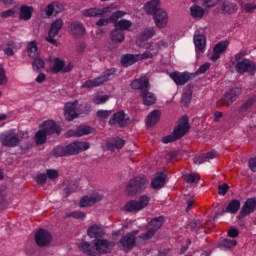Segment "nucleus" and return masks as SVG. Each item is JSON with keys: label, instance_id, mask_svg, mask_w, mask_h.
Here are the masks:
<instances>
[{"label": "nucleus", "instance_id": "nucleus-1", "mask_svg": "<svg viewBox=\"0 0 256 256\" xmlns=\"http://www.w3.org/2000/svg\"><path fill=\"white\" fill-rule=\"evenodd\" d=\"M115 9H117V5L110 4L104 8L94 7V8L85 9L82 11V15L84 17H102L95 23V25L96 27H107V25L111 21H117V19H121V17H125V15H127V12L121 11V10L113 12L115 11ZM110 13H112L111 16L108 18H105Z\"/></svg>", "mask_w": 256, "mask_h": 256}, {"label": "nucleus", "instance_id": "nucleus-2", "mask_svg": "<svg viewBox=\"0 0 256 256\" xmlns=\"http://www.w3.org/2000/svg\"><path fill=\"white\" fill-rule=\"evenodd\" d=\"M63 113L66 121H73L77 119L79 115L89 113V105L79 100L67 102L64 104Z\"/></svg>", "mask_w": 256, "mask_h": 256}, {"label": "nucleus", "instance_id": "nucleus-3", "mask_svg": "<svg viewBox=\"0 0 256 256\" xmlns=\"http://www.w3.org/2000/svg\"><path fill=\"white\" fill-rule=\"evenodd\" d=\"M159 53V44H152L148 50H146L142 54H126L121 58V63L124 67H129V65H133V63H137V61H145L146 59H153Z\"/></svg>", "mask_w": 256, "mask_h": 256}, {"label": "nucleus", "instance_id": "nucleus-4", "mask_svg": "<svg viewBox=\"0 0 256 256\" xmlns=\"http://www.w3.org/2000/svg\"><path fill=\"white\" fill-rule=\"evenodd\" d=\"M50 73H69V71L73 70V63L68 62L65 63V60L60 58H51L49 60Z\"/></svg>", "mask_w": 256, "mask_h": 256}, {"label": "nucleus", "instance_id": "nucleus-5", "mask_svg": "<svg viewBox=\"0 0 256 256\" xmlns=\"http://www.w3.org/2000/svg\"><path fill=\"white\" fill-rule=\"evenodd\" d=\"M145 187H147V179L136 177L132 179L127 185L126 194L129 197H133L134 195H137V193H141Z\"/></svg>", "mask_w": 256, "mask_h": 256}, {"label": "nucleus", "instance_id": "nucleus-6", "mask_svg": "<svg viewBox=\"0 0 256 256\" xmlns=\"http://www.w3.org/2000/svg\"><path fill=\"white\" fill-rule=\"evenodd\" d=\"M111 75H115V70H107L100 77L85 81L82 84V88L93 89L94 87H101L111 79Z\"/></svg>", "mask_w": 256, "mask_h": 256}, {"label": "nucleus", "instance_id": "nucleus-7", "mask_svg": "<svg viewBox=\"0 0 256 256\" xmlns=\"http://www.w3.org/2000/svg\"><path fill=\"white\" fill-rule=\"evenodd\" d=\"M151 198L147 195H141L137 200L128 201L124 206V211H141L149 205Z\"/></svg>", "mask_w": 256, "mask_h": 256}, {"label": "nucleus", "instance_id": "nucleus-8", "mask_svg": "<svg viewBox=\"0 0 256 256\" xmlns=\"http://www.w3.org/2000/svg\"><path fill=\"white\" fill-rule=\"evenodd\" d=\"M137 235H139L138 230H134L124 235L120 240V249L126 252L131 251V249H134L137 245Z\"/></svg>", "mask_w": 256, "mask_h": 256}, {"label": "nucleus", "instance_id": "nucleus-9", "mask_svg": "<svg viewBox=\"0 0 256 256\" xmlns=\"http://www.w3.org/2000/svg\"><path fill=\"white\" fill-rule=\"evenodd\" d=\"M236 62L234 63L238 73H251L255 71V63L250 60L243 59V54L235 56Z\"/></svg>", "mask_w": 256, "mask_h": 256}, {"label": "nucleus", "instance_id": "nucleus-10", "mask_svg": "<svg viewBox=\"0 0 256 256\" xmlns=\"http://www.w3.org/2000/svg\"><path fill=\"white\" fill-rule=\"evenodd\" d=\"M163 227V217H157L150 221L148 224V231L145 234L139 236L142 241H147L155 235L156 231H159Z\"/></svg>", "mask_w": 256, "mask_h": 256}, {"label": "nucleus", "instance_id": "nucleus-11", "mask_svg": "<svg viewBox=\"0 0 256 256\" xmlns=\"http://www.w3.org/2000/svg\"><path fill=\"white\" fill-rule=\"evenodd\" d=\"M241 95L240 88H234L224 94V96L218 101V107H229L237 100V97Z\"/></svg>", "mask_w": 256, "mask_h": 256}, {"label": "nucleus", "instance_id": "nucleus-12", "mask_svg": "<svg viewBox=\"0 0 256 256\" xmlns=\"http://www.w3.org/2000/svg\"><path fill=\"white\" fill-rule=\"evenodd\" d=\"M61 29H63V19L58 18L52 22L48 36L46 37V41L51 43V45H57V40H55V37L59 35V31H61Z\"/></svg>", "mask_w": 256, "mask_h": 256}, {"label": "nucleus", "instance_id": "nucleus-13", "mask_svg": "<svg viewBox=\"0 0 256 256\" xmlns=\"http://www.w3.org/2000/svg\"><path fill=\"white\" fill-rule=\"evenodd\" d=\"M155 33L156 31H155V28L153 27L144 29L136 42L138 47H143L144 49H146V51H148L151 45H157V43H152V44L145 43V41H148V39H151V37H154Z\"/></svg>", "mask_w": 256, "mask_h": 256}, {"label": "nucleus", "instance_id": "nucleus-14", "mask_svg": "<svg viewBox=\"0 0 256 256\" xmlns=\"http://www.w3.org/2000/svg\"><path fill=\"white\" fill-rule=\"evenodd\" d=\"M19 141V134L15 132H8L0 136V143L4 147H17Z\"/></svg>", "mask_w": 256, "mask_h": 256}, {"label": "nucleus", "instance_id": "nucleus-15", "mask_svg": "<svg viewBox=\"0 0 256 256\" xmlns=\"http://www.w3.org/2000/svg\"><path fill=\"white\" fill-rule=\"evenodd\" d=\"M153 21L155 23V26L158 29H165L169 23V14H167V11L165 9L158 10L156 13H154Z\"/></svg>", "mask_w": 256, "mask_h": 256}, {"label": "nucleus", "instance_id": "nucleus-16", "mask_svg": "<svg viewBox=\"0 0 256 256\" xmlns=\"http://www.w3.org/2000/svg\"><path fill=\"white\" fill-rule=\"evenodd\" d=\"M53 240V237L51 236V233L45 229H40L35 234V242L38 245V247H45L51 243Z\"/></svg>", "mask_w": 256, "mask_h": 256}, {"label": "nucleus", "instance_id": "nucleus-17", "mask_svg": "<svg viewBox=\"0 0 256 256\" xmlns=\"http://www.w3.org/2000/svg\"><path fill=\"white\" fill-rule=\"evenodd\" d=\"M189 118L187 117H182L179 122L178 125L175 127L173 133L174 135H176V137L178 139H181V137L187 135V133H189Z\"/></svg>", "mask_w": 256, "mask_h": 256}, {"label": "nucleus", "instance_id": "nucleus-18", "mask_svg": "<svg viewBox=\"0 0 256 256\" xmlns=\"http://www.w3.org/2000/svg\"><path fill=\"white\" fill-rule=\"evenodd\" d=\"M90 145L88 142H74L66 146L67 155H77L81 151H87Z\"/></svg>", "mask_w": 256, "mask_h": 256}, {"label": "nucleus", "instance_id": "nucleus-19", "mask_svg": "<svg viewBox=\"0 0 256 256\" xmlns=\"http://www.w3.org/2000/svg\"><path fill=\"white\" fill-rule=\"evenodd\" d=\"M217 11L221 15H233V13L237 12V4L229 1H223L218 5Z\"/></svg>", "mask_w": 256, "mask_h": 256}, {"label": "nucleus", "instance_id": "nucleus-20", "mask_svg": "<svg viewBox=\"0 0 256 256\" xmlns=\"http://www.w3.org/2000/svg\"><path fill=\"white\" fill-rule=\"evenodd\" d=\"M103 199V195L99 192L93 193L90 196H84L80 200V207H92L95 203H99Z\"/></svg>", "mask_w": 256, "mask_h": 256}, {"label": "nucleus", "instance_id": "nucleus-21", "mask_svg": "<svg viewBox=\"0 0 256 256\" xmlns=\"http://www.w3.org/2000/svg\"><path fill=\"white\" fill-rule=\"evenodd\" d=\"M162 9L163 8H161V0H150L146 2L143 6V11L147 15H152V16H154L156 12Z\"/></svg>", "mask_w": 256, "mask_h": 256}, {"label": "nucleus", "instance_id": "nucleus-22", "mask_svg": "<svg viewBox=\"0 0 256 256\" xmlns=\"http://www.w3.org/2000/svg\"><path fill=\"white\" fill-rule=\"evenodd\" d=\"M194 45L196 53H205L207 49V37L203 34L194 35Z\"/></svg>", "mask_w": 256, "mask_h": 256}, {"label": "nucleus", "instance_id": "nucleus-23", "mask_svg": "<svg viewBox=\"0 0 256 256\" xmlns=\"http://www.w3.org/2000/svg\"><path fill=\"white\" fill-rule=\"evenodd\" d=\"M40 127V130L44 131L47 135H53V133L59 135V133H61V128H59L53 120L44 121Z\"/></svg>", "mask_w": 256, "mask_h": 256}, {"label": "nucleus", "instance_id": "nucleus-24", "mask_svg": "<svg viewBox=\"0 0 256 256\" xmlns=\"http://www.w3.org/2000/svg\"><path fill=\"white\" fill-rule=\"evenodd\" d=\"M131 88L134 90L147 91L149 89V78L143 76L139 79L134 80L131 83Z\"/></svg>", "mask_w": 256, "mask_h": 256}, {"label": "nucleus", "instance_id": "nucleus-25", "mask_svg": "<svg viewBox=\"0 0 256 256\" xmlns=\"http://www.w3.org/2000/svg\"><path fill=\"white\" fill-rule=\"evenodd\" d=\"M93 133V128L89 126H79L76 130H69L67 132L68 137H83V135H89Z\"/></svg>", "mask_w": 256, "mask_h": 256}, {"label": "nucleus", "instance_id": "nucleus-26", "mask_svg": "<svg viewBox=\"0 0 256 256\" xmlns=\"http://www.w3.org/2000/svg\"><path fill=\"white\" fill-rule=\"evenodd\" d=\"M94 247L97 253H107L111 249V247H113V244H111L107 240L96 239L94 241Z\"/></svg>", "mask_w": 256, "mask_h": 256}, {"label": "nucleus", "instance_id": "nucleus-27", "mask_svg": "<svg viewBox=\"0 0 256 256\" xmlns=\"http://www.w3.org/2000/svg\"><path fill=\"white\" fill-rule=\"evenodd\" d=\"M63 11V6L58 2L50 3L44 9V13H46L47 17H51L53 15H59Z\"/></svg>", "mask_w": 256, "mask_h": 256}, {"label": "nucleus", "instance_id": "nucleus-28", "mask_svg": "<svg viewBox=\"0 0 256 256\" xmlns=\"http://www.w3.org/2000/svg\"><path fill=\"white\" fill-rule=\"evenodd\" d=\"M140 96L142 97L143 105L150 106L157 103V97L152 92H149V89L142 90Z\"/></svg>", "mask_w": 256, "mask_h": 256}, {"label": "nucleus", "instance_id": "nucleus-29", "mask_svg": "<svg viewBox=\"0 0 256 256\" xmlns=\"http://www.w3.org/2000/svg\"><path fill=\"white\" fill-rule=\"evenodd\" d=\"M69 31L73 37L79 38L85 35V27L79 22H72Z\"/></svg>", "mask_w": 256, "mask_h": 256}, {"label": "nucleus", "instance_id": "nucleus-30", "mask_svg": "<svg viewBox=\"0 0 256 256\" xmlns=\"http://www.w3.org/2000/svg\"><path fill=\"white\" fill-rule=\"evenodd\" d=\"M170 77L176 85H185L189 81V75L181 72H172L170 73Z\"/></svg>", "mask_w": 256, "mask_h": 256}, {"label": "nucleus", "instance_id": "nucleus-31", "mask_svg": "<svg viewBox=\"0 0 256 256\" xmlns=\"http://www.w3.org/2000/svg\"><path fill=\"white\" fill-rule=\"evenodd\" d=\"M228 44L227 42H220L214 47V53L211 56V61H217L221 57V53L227 51Z\"/></svg>", "mask_w": 256, "mask_h": 256}, {"label": "nucleus", "instance_id": "nucleus-32", "mask_svg": "<svg viewBox=\"0 0 256 256\" xmlns=\"http://www.w3.org/2000/svg\"><path fill=\"white\" fill-rule=\"evenodd\" d=\"M165 179H167V176L164 173H158L154 177V179L151 182L152 188L153 189H161L165 187Z\"/></svg>", "mask_w": 256, "mask_h": 256}, {"label": "nucleus", "instance_id": "nucleus-33", "mask_svg": "<svg viewBox=\"0 0 256 256\" xmlns=\"http://www.w3.org/2000/svg\"><path fill=\"white\" fill-rule=\"evenodd\" d=\"M26 52L30 59H35L36 57H39V47L37 46V42H28L26 46Z\"/></svg>", "mask_w": 256, "mask_h": 256}, {"label": "nucleus", "instance_id": "nucleus-34", "mask_svg": "<svg viewBox=\"0 0 256 256\" xmlns=\"http://www.w3.org/2000/svg\"><path fill=\"white\" fill-rule=\"evenodd\" d=\"M125 145V140L121 138H114L111 140H108L106 143V149L109 151H115V149H121Z\"/></svg>", "mask_w": 256, "mask_h": 256}, {"label": "nucleus", "instance_id": "nucleus-35", "mask_svg": "<svg viewBox=\"0 0 256 256\" xmlns=\"http://www.w3.org/2000/svg\"><path fill=\"white\" fill-rule=\"evenodd\" d=\"M255 207H256V200L253 198L248 199L244 206L242 207L241 210V215H243V217L249 215L250 213H253L255 211Z\"/></svg>", "mask_w": 256, "mask_h": 256}, {"label": "nucleus", "instance_id": "nucleus-36", "mask_svg": "<svg viewBox=\"0 0 256 256\" xmlns=\"http://www.w3.org/2000/svg\"><path fill=\"white\" fill-rule=\"evenodd\" d=\"M103 228L101 226L93 225L88 228L87 235L90 236L91 239H98V237H103L104 235Z\"/></svg>", "mask_w": 256, "mask_h": 256}, {"label": "nucleus", "instance_id": "nucleus-37", "mask_svg": "<svg viewBox=\"0 0 256 256\" xmlns=\"http://www.w3.org/2000/svg\"><path fill=\"white\" fill-rule=\"evenodd\" d=\"M31 17H33V7L21 6L19 11V19H22V21H29Z\"/></svg>", "mask_w": 256, "mask_h": 256}, {"label": "nucleus", "instance_id": "nucleus-38", "mask_svg": "<svg viewBox=\"0 0 256 256\" xmlns=\"http://www.w3.org/2000/svg\"><path fill=\"white\" fill-rule=\"evenodd\" d=\"M159 119H161V111L154 110L148 115L146 125L148 127H153V125L159 122Z\"/></svg>", "mask_w": 256, "mask_h": 256}, {"label": "nucleus", "instance_id": "nucleus-39", "mask_svg": "<svg viewBox=\"0 0 256 256\" xmlns=\"http://www.w3.org/2000/svg\"><path fill=\"white\" fill-rule=\"evenodd\" d=\"M127 121L125 120L124 112H117L113 115V117L109 121V125H125Z\"/></svg>", "mask_w": 256, "mask_h": 256}, {"label": "nucleus", "instance_id": "nucleus-40", "mask_svg": "<svg viewBox=\"0 0 256 256\" xmlns=\"http://www.w3.org/2000/svg\"><path fill=\"white\" fill-rule=\"evenodd\" d=\"M17 49H21V43L10 42L4 48V53L8 57H13V55H15V51H17Z\"/></svg>", "mask_w": 256, "mask_h": 256}, {"label": "nucleus", "instance_id": "nucleus-41", "mask_svg": "<svg viewBox=\"0 0 256 256\" xmlns=\"http://www.w3.org/2000/svg\"><path fill=\"white\" fill-rule=\"evenodd\" d=\"M79 249H81L83 253H86V255H91V256L96 255L95 246H91L89 242H81L79 244Z\"/></svg>", "mask_w": 256, "mask_h": 256}, {"label": "nucleus", "instance_id": "nucleus-42", "mask_svg": "<svg viewBox=\"0 0 256 256\" xmlns=\"http://www.w3.org/2000/svg\"><path fill=\"white\" fill-rule=\"evenodd\" d=\"M116 29L120 31H129L131 27H133V22L127 19H121L115 24Z\"/></svg>", "mask_w": 256, "mask_h": 256}, {"label": "nucleus", "instance_id": "nucleus-43", "mask_svg": "<svg viewBox=\"0 0 256 256\" xmlns=\"http://www.w3.org/2000/svg\"><path fill=\"white\" fill-rule=\"evenodd\" d=\"M190 13L194 19H201L205 15V10L198 5L190 7Z\"/></svg>", "mask_w": 256, "mask_h": 256}, {"label": "nucleus", "instance_id": "nucleus-44", "mask_svg": "<svg viewBox=\"0 0 256 256\" xmlns=\"http://www.w3.org/2000/svg\"><path fill=\"white\" fill-rule=\"evenodd\" d=\"M111 39L116 43H122V41H125V32L116 28L111 32Z\"/></svg>", "mask_w": 256, "mask_h": 256}, {"label": "nucleus", "instance_id": "nucleus-45", "mask_svg": "<svg viewBox=\"0 0 256 256\" xmlns=\"http://www.w3.org/2000/svg\"><path fill=\"white\" fill-rule=\"evenodd\" d=\"M109 99V95L94 94L92 97V103H94V105H104V103L108 102Z\"/></svg>", "mask_w": 256, "mask_h": 256}, {"label": "nucleus", "instance_id": "nucleus-46", "mask_svg": "<svg viewBox=\"0 0 256 256\" xmlns=\"http://www.w3.org/2000/svg\"><path fill=\"white\" fill-rule=\"evenodd\" d=\"M49 134L45 133L43 130H39L35 134V143L36 145H45L47 143V136Z\"/></svg>", "mask_w": 256, "mask_h": 256}, {"label": "nucleus", "instance_id": "nucleus-47", "mask_svg": "<svg viewBox=\"0 0 256 256\" xmlns=\"http://www.w3.org/2000/svg\"><path fill=\"white\" fill-rule=\"evenodd\" d=\"M240 207L241 203L239 202V200H233L228 204L227 211L229 213H237Z\"/></svg>", "mask_w": 256, "mask_h": 256}, {"label": "nucleus", "instance_id": "nucleus-48", "mask_svg": "<svg viewBox=\"0 0 256 256\" xmlns=\"http://www.w3.org/2000/svg\"><path fill=\"white\" fill-rule=\"evenodd\" d=\"M32 67L34 71H39V69H43V67H45V62L43 61V59H41V57L37 56L36 58H34Z\"/></svg>", "mask_w": 256, "mask_h": 256}, {"label": "nucleus", "instance_id": "nucleus-49", "mask_svg": "<svg viewBox=\"0 0 256 256\" xmlns=\"http://www.w3.org/2000/svg\"><path fill=\"white\" fill-rule=\"evenodd\" d=\"M53 154L55 157H67V148L63 146H57L54 149Z\"/></svg>", "mask_w": 256, "mask_h": 256}, {"label": "nucleus", "instance_id": "nucleus-50", "mask_svg": "<svg viewBox=\"0 0 256 256\" xmlns=\"http://www.w3.org/2000/svg\"><path fill=\"white\" fill-rule=\"evenodd\" d=\"M256 97H250L246 102H244L240 108V111H247L252 105H255Z\"/></svg>", "mask_w": 256, "mask_h": 256}, {"label": "nucleus", "instance_id": "nucleus-51", "mask_svg": "<svg viewBox=\"0 0 256 256\" xmlns=\"http://www.w3.org/2000/svg\"><path fill=\"white\" fill-rule=\"evenodd\" d=\"M186 183H199V174H186L184 175Z\"/></svg>", "mask_w": 256, "mask_h": 256}, {"label": "nucleus", "instance_id": "nucleus-52", "mask_svg": "<svg viewBox=\"0 0 256 256\" xmlns=\"http://www.w3.org/2000/svg\"><path fill=\"white\" fill-rule=\"evenodd\" d=\"M221 245L224 247V249H231V247H235V245H237V241L224 239L222 241Z\"/></svg>", "mask_w": 256, "mask_h": 256}, {"label": "nucleus", "instance_id": "nucleus-53", "mask_svg": "<svg viewBox=\"0 0 256 256\" xmlns=\"http://www.w3.org/2000/svg\"><path fill=\"white\" fill-rule=\"evenodd\" d=\"M15 13H17V8H12L1 12L0 17H2V19H7V17H13Z\"/></svg>", "mask_w": 256, "mask_h": 256}, {"label": "nucleus", "instance_id": "nucleus-54", "mask_svg": "<svg viewBox=\"0 0 256 256\" xmlns=\"http://www.w3.org/2000/svg\"><path fill=\"white\" fill-rule=\"evenodd\" d=\"M7 205V190L0 189V207Z\"/></svg>", "mask_w": 256, "mask_h": 256}, {"label": "nucleus", "instance_id": "nucleus-55", "mask_svg": "<svg viewBox=\"0 0 256 256\" xmlns=\"http://www.w3.org/2000/svg\"><path fill=\"white\" fill-rule=\"evenodd\" d=\"M112 113L113 111H109V110H98L97 117H99V119H107V117H111Z\"/></svg>", "mask_w": 256, "mask_h": 256}, {"label": "nucleus", "instance_id": "nucleus-56", "mask_svg": "<svg viewBox=\"0 0 256 256\" xmlns=\"http://www.w3.org/2000/svg\"><path fill=\"white\" fill-rule=\"evenodd\" d=\"M46 177H48V179H51L53 181L57 179V177H59V172L57 170H47Z\"/></svg>", "mask_w": 256, "mask_h": 256}, {"label": "nucleus", "instance_id": "nucleus-57", "mask_svg": "<svg viewBox=\"0 0 256 256\" xmlns=\"http://www.w3.org/2000/svg\"><path fill=\"white\" fill-rule=\"evenodd\" d=\"M0 85H7V76L5 75V69L0 65Z\"/></svg>", "mask_w": 256, "mask_h": 256}, {"label": "nucleus", "instance_id": "nucleus-58", "mask_svg": "<svg viewBox=\"0 0 256 256\" xmlns=\"http://www.w3.org/2000/svg\"><path fill=\"white\" fill-rule=\"evenodd\" d=\"M177 136L175 135V132L172 133V135H168L163 138V143H173V141H177Z\"/></svg>", "mask_w": 256, "mask_h": 256}, {"label": "nucleus", "instance_id": "nucleus-59", "mask_svg": "<svg viewBox=\"0 0 256 256\" xmlns=\"http://www.w3.org/2000/svg\"><path fill=\"white\" fill-rule=\"evenodd\" d=\"M69 217H74V219H85V213L80 211H75L70 213Z\"/></svg>", "mask_w": 256, "mask_h": 256}, {"label": "nucleus", "instance_id": "nucleus-60", "mask_svg": "<svg viewBox=\"0 0 256 256\" xmlns=\"http://www.w3.org/2000/svg\"><path fill=\"white\" fill-rule=\"evenodd\" d=\"M205 161H207V156H205V154L194 158V163L196 165H201L202 163H205Z\"/></svg>", "mask_w": 256, "mask_h": 256}, {"label": "nucleus", "instance_id": "nucleus-61", "mask_svg": "<svg viewBox=\"0 0 256 256\" xmlns=\"http://www.w3.org/2000/svg\"><path fill=\"white\" fill-rule=\"evenodd\" d=\"M47 182V175L46 174H40L37 176V183L38 185H45Z\"/></svg>", "mask_w": 256, "mask_h": 256}, {"label": "nucleus", "instance_id": "nucleus-62", "mask_svg": "<svg viewBox=\"0 0 256 256\" xmlns=\"http://www.w3.org/2000/svg\"><path fill=\"white\" fill-rule=\"evenodd\" d=\"M227 191H229V186L227 184H223L218 187L219 195H226Z\"/></svg>", "mask_w": 256, "mask_h": 256}, {"label": "nucleus", "instance_id": "nucleus-63", "mask_svg": "<svg viewBox=\"0 0 256 256\" xmlns=\"http://www.w3.org/2000/svg\"><path fill=\"white\" fill-rule=\"evenodd\" d=\"M249 168L253 173H256V158H251L248 162Z\"/></svg>", "mask_w": 256, "mask_h": 256}, {"label": "nucleus", "instance_id": "nucleus-64", "mask_svg": "<svg viewBox=\"0 0 256 256\" xmlns=\"http://www.w3.org/2000/svg\"><path fill=\"white\" fill-rule=\"evenodd\" d=\"M209 67H211V64L208 62L202 64L198 69V73H205L209 69Z\"/></svg>", "mask_w": 256, "mask_h": 256}]
</instances>
